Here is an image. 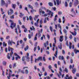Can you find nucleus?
<instances>
[{
    "label": "nucleus",
    "mask_w": 79,
    "mask_h": 79,
    "mask_svg": "<svg viewBox=\"0 0 79 79\" xmlns=\"http://www.w3.org/2000/svg\"><path fill=\"white\" fill-rule=\"evenodd\" d=\"M8 52H9L11 51V52L10 54L9 53H8L7 56V58L10 60V57H12V55H13V51L14 50V49L12 48L9 47L8 48Z\"/></svg>",
    "instance_id": "obj_1"
},
{
    "label": "nucleus",
    "mask_w": 79,
    "mask_h": 79,
    "mask_svg": "<svg viewBox=\"0 0 79 79\" xmlns=\"http://www.w3.org/2000/svg\"><path fill=\"white\" fill-rule=\"evenodd\" d=\"M9 22L10 23H11V25L10 26V27L12 29H13L14 27H15V26H16V23H14V22H13V21L11 20H9Z\"/></svg>",
    "instance_id": "obj_2"
},
{
    "label": "nucleus",
    "mask_w": 79,
    "mask_h": 79,
    "mask_svg": "<svg viewBox=\"0 0 79 79\" xmlns=\"http://www.w3.org/2000/svg\"><path fill=\"white\" fill-rule=\"evenodd\" d=\"M51 15V16H50V18H52V17L53 16V12H52V11H49V13H47L45 14L44 15V16H47L48 15H49V16H50Z\"/></svg>",
    "instance_id": "obj_3"
},
{
    "label": "nucleus",
    "mask_w": 79,
    "mask_h": 79,
    "mask_svg": "<svg viewBox=\"0 0 79 79\" xmlns=\"http://www.w3.org/2000/svg\"><path fill=\"white\" fill-rule=\"evenodd\" d=\"M10 11L8 10L7 11V14L8 15H11L12 14H13L14 13V11H13V10L12 9H10Z\"/></svg>",
    "instance_id": "obj_4"
},
{
    "label": "nucleus",
    "mask_w": 79,
    "mask_h": 79,
    "mask_svg": "<svg viewBox=\"0 0 79 79\" xmlns=\"http://www.w3.org/2000/svg\"><path fill=\"white\" fill-rule=\"evenodd\" d=\"M74 31H74V32H72L71 31H70V33L71 34H72L73 35H75V36H76V35L77 34V32H76V31H77V29L74 28Z\"/></svg>",
    "instance_id": "obj_5"
},
{
    "label": "nucleus",
    "mask_w": 79,
    "mask_h": 79,
    "mask_svg": "<svg viewBox=\"0 0 79 79\" xmlns=\"http://www.w3.org/2000/svg\"><path fill=\"white\" fill-rule=\"evenodd\" d=\"M42 61V56H39L37 59H35V63H36L37 61Z\"/></svg>",
    "instance_id": "obj_6"
},
{
    "label": "nucleus",
    "mask_w": 79,
    "mask_h": 79,
    "mask_svg": "<svg viewBox=\"0 0 79 79\" xmlns=\"http://www.w3.org/2000/svg\"><path fill=\"white\" fill-rule=\"evenodd\" d=\"M29 54L28 53H27V56H25V58L27 59V61L29 62L30 61V58L29 57Z\"/></svg>",
    "instance_id": "obj_7"
},
{
    "label": "nucleus",
    "mask_w": 79,
    "mask_h": 79,
    "mask_svg": "<svg viewBox=\"0 0 79 79\" xmlns=\"http://www.w3.org/2000/svg\"><path fill=\"white\" fill-rule=\"evenodd\" d=\"M74 64H73L72 66V69L73 70H72V73L73 74H75V73L76 72V69L75 68H74Z\"/></svg>",
    "instance_id": "obj_8"
},
{
    "label": "nucleus",
    "mask_w": 79,
    "mask_h": 79,
    "mask_svg": "<svg viewBox=\"0 0 79 79\" xmlns=\"http://www.w3.org/2000/svg\"><path fill=\"white\" fill-rule=\"evenodd\" d=\"M78 5H79V1L78 0H75L74 1V5L75 6H76Z\"/></svg>",
    "instance_id": "obj_9"
},
{
    "label": "nucleus",
    "mask_w": 79,
    "mask_h": 79,
    "mask_svg": "<svg viewBox=\"0 0 79 79\" xmlns=\"http://www.w3.org/2000/svg\"><path fill=\"white\" fill-rule=\"evenodd\" d=\"M57 5H60V4H61V0H56Z\"/></svg>",
    "instance_id": "obj_10"
},
{
    "label": "nucleus",
    "mask_w": 79,
    "mask_h": 79,
    "mask_svg": "<svg viewBox=\"0 0 79 79\" xmlns=\"http://www.w3.org/2000/svg\"><path fill=\"white\" fill-rule=\"evenodd\" d=\"M58 58L60 60H64V56H59L58 57Z\"/></svg>",
    "instance_id": "obj_11"
},
{
    "label": "nucleus",
    "mask_w": 79,
    "mask_h": 79,
    "mask_svg": "<svg viewBox=\"0 0 79 79\" xmlns=\"http://www.w3.org/2000/svg\"><path fill=\"white\" fill-rule=\"evenodd\" d=\"M31 34H29L28 35V38L29 39H31V36H33V32H31Z\"/></svg>",
    "instance_id": "obj_12"
},
{
    "label": "nucleus",
    "mask_w": 79,
    "mask_h": 79,
    "mask_svg": "<svg viewBox=\"0 0 79 79\" xmlns=\"http://www.w3.org/2000/svg\"><path fill=\"white\" fill-rule=\"evenodd\" d=\"M59 40H60V41L61 42L63 41V36L61 35L60 36Z\"/></svg>",
    "instance_id": "obj_13"
},
{
    "label": "nucleus",
    "mask_w": 79,
    "mask_h": 79,
    "mask_svg": "<svg viewBox=\"0 0 79 79\" xmlns=\"http://www.w3.org/2000/svg\"><path fill=\"white\" fill-rule=\"evenodd\" d=\"M56 54H54V56H56V57H57V56H56L57 55V54H58V48H56Z\"/></svg>",
    "instance_id": "obj_14"
},
{
    "label": "nucleus",
    "mask_w": 79,
    "mask_h": 79,
    "mask_svg": "<svg viewBox=\"0 0 79 79\" xmlns=\"http://www.w3.org/2000/svg\"><path fill=\"white\" fill-rule=\"evenodd\" d=\"M1 4L2 6H3V5H4L5 4V1H4V0H1Z\"/></svg>",
    "instance_id": "obj_15"
},
{
    "label": "nucleus",
    "mask_w": 79,
    "mask_h": 79,
    "mask_svg": "<svg viewBox=\"0 0 79 79\" xmlns=\"http://www.w3.org/2000/svg\"><path fill=\"white\" fill-rule=\"evenodd\" d=\"M74 51L75 54H77V53H79V50H77V49H75Z\"/></svg>",
    "instance_id": "obj_16"
},
{
    "label": "nucleus",
    "mask_w": 79,
    "mask_h": 79,
    "mask_svg": "<svg viewBox=\"0 0 79 79\" xmlns=\"http://www.w3.org/2000/svg\"><path fill=\"white\" fill-rule=\"evenodd\" d=\"M18 71L19 72H21V73H22V74H24V73H25L24 70H21V69H19Z\"/></svg>",
    "instance_id": "obj_17"
},
{
    "label": "nucleus",
    "mask_w": 79,
    "mask_h": 79,
    "mask_svg": "<svg viewBox=\"0 0 79 79\" xmlns=\"http://www.w3.org/2000/svg\"><path fill=\"white\" fill-rule=\"evenodd\" d=\"M58 48L59 49L62 50V44H61V43H60V44L59 45Z\"/></svg>",
    "instance_id": "obj_18"
},
{
    "label": "nucleus",
    "mask_w": 79,
    "mask_h": 79,
    "mask_svg": "<svg viewBox=\"0 0 79 79\" xmlns=\"http://www.w3.org/2000/svg\"><path fill=\"white\" fill-rule=\"evenodd\" d=\"M8 45H10L12 46V40L11 41L10 40H9L8 42Z\"/></svg>",
    "instance_id": "obj_19"
},
{
    "label": "nucleus",
    "mask_w": 79,
    "mask_h": 79,
    "mask_svg": "<svg viewBox=\"0 0 79 79\" xmlns=\"http://www.w3.org/2000/svg\"><path fill=\"white\" fill-rule=\"evenodd\" d=\"M64 6L65 7H68V4L67 1H65L64 2Z\"/></svg>",
    "instance_id": "obj_20"
},
{
    "label": "nucleus",
    "mask_w": 79,
    "mask_h": 79,
    "mask_svg": "<svg viewBox=\"0 0 79 79\" xmlns=\"http://www.w3.org/2000/svg\"><path fill=\"white\" fill-rule=\"evenodd\" d=\"M33 59V56H31V64H32L33 63V60H32Z\"/></svg>",
    "instance_id": "obj_21"
},
{
    "label": "nucleus",
    "mask_w": 79,
    "mask_h": 79,
    "mask_svg": "<svg viewBox=\"0 0 79 79\" xmlns=\"http://www.w3.org/2000/svg\"><path fill=\"white\" fill-rule=\"evenodd\" d=\"M48 5L50 6H53V4L51 2H49L48 3Z\"/></svg>",
    "instance_id": "obj_22"
},
{
    "label": "nucleus",
    "mask_w": 79,
    "mask_h": 79,
    "mask_svg": "<svg viewBox=\"0 0 79 79\" xmlns=\"http://www.w3.org/2000/svg\"><path fill=\"white\" fill-rule=\"evenodd\" d=\"M45 56H46V55H44V56L43 57V59L44 61H46V59L45 58Z\"/></svg>",
    "instance_id": "obj_23"
},
{
    "label": "nucleus",
    "mask_w": 79,
    "mask_h": 79,
    "mask_svg": "<svg viewBox=\"0 0 79 79\" xmlns=\"http://www.w3.org/2000/svg\"><path fill=\"white\" fill-rule=\"evenodd\" d=\"M71 12H72V13H73V15H75V12L74 11V8H72L71 9Z\"/></svg>",
    "instance_id": "obj_24"
},
{
    "label": "nucleus",
    "mask_w": 79,
    "mask_h": 79,
    "mask_svg": "<svg viewBox=\"0 0 79 79\" xmlns=\"http://www.w3.org/2000/svg\"><path fill=\"white\" fill-rule=\"evenodd\" d=\"M2 64L4 66H6V61H4L2 62Z\"/></svg>",
    "instance_id": "obj_25"
},
{
    "label": "nucleus",
    "mask_w": 79,
    "mask_h": 79,
    "mask_svg": "<svg viewBox=\"0 0 79 79\" xmlns=\"http://www.w3.org/2000/svg\"><path fill=\"white\" fill-rule=\"evenodd\" d=\"M12 7L13 8H14V9H15V7H16V4H12Z\"/></svg>",
    "instance_id": "obj_26"
},
{
    "label": "nucleus",
    "mask_w": 79,
    "mask_h": 79,
    "mask_svg": "<svg viewBox=\"0 0 79 79\" xmlns=\"http://www.w3.org/2000/svg\"><path fill=\"white\" fill-rule=\"evenodd\" d=\"M28 49H29V46L27 45L26 48H24V50L25 51H26L27 50H28Z\"/></svg>",
    "instance_id": "obj_27"
},
{
    "label": "nucleus",
    "mask_w": 79,
    "mask_h": 79,
    "mask_svg": "<svg viewBox=\"0 0 79 79\" xmlns=\"http://www.w3.org/2000/svg\"><path fill=\"white\" fill-rule=\"evenodd\" d=\"M73 6V3H72V2H70L69 3V7H71Z\"/></svg>",
    "instance_id": "obj_28"
},
{
    "label": "nucleus",
    "mask_w": 79,
    "mask_h": 79,
    "mask_svg": "<svg viewBox=\"0 0 79 79\" xmlns=\"http://www.w3.org/2000/svg\"><path fill=\"white\" fill-rule=\"evenodd\" d=\"M17 56L18 57H15V59L16 60H18V58L19 59H20L21 58V57H20V56Z\"/></svg>",
    "instance_id": "obj_29"
},
{
    "label": "nucleus",
    "mask_w": 79,
    "mask_h": 79,
    "mask_svg": "<svg viewBox=\"0 0 79 79\" xmlns=\"http://www.w3.org/2000/svg\"><path fill=\"white\" fill-rule=\"evenodd\" d=\"M57 26H58V28H60V29H62L61 26V25H60V24H59V23L58 24Z\"/></svg>",
    "instance_id": "obj_30"
},
{
    "label": "nucleus",
    "mask_w": 79,
    "mask_h": 79,
    "mask_svg": "<svg viewBox=\"0 0 79 79\" xmlns=\"http://www.w3.org/2000/svg\"><path fill=\"white\" fill-rule=\"evenodd\" d=\"M28 7H29L30 8H31V10H33V7H32V6L31 5H29L28 6Z\"/></svg>",
    "instance_id": "obj_31"
},
{
    "label": "nucleus",
    "mask_w": 79,
    "mask_h": 79,
    "mask_svg": "<svg viewBox=\"0 0 79 79\" xmlns=\"http://www.w3.org/2000/svg\"><path fill=\"white\" fill-rule=\"evenodd\" d=\"M25 74H27L28 73H29V70H28V69H26L25 70Z\"/></svg>",
    "instance_id": "obj_32"
},
{
    "label": "nucleus",
    "mask_w": 79,
    "mask_h": 79,
    "mask_svg": "<svg viewBox=\"0 0 79 79\" xmlns=\"http://www.w3.org/2000/svg\"><path fill=\"white\" fill-rule=\"evenodd\" d=\"M15 15H11L10 16V19H14L15 18Z\"/></svg>",
    "instance_id": "obj_33"
},
{
    "label": "nucleus",
    "mask_w": 79,
    "mask_h": 79,
    "mask_svg": "<svg viewBox=\"0 0 79 79\" xmlns=\"http://www.w3.org/2000/svg\"><path fill=\"white\" fill-rule=\"evenodd\" d=\"M22 61H25V57H24V56H23L22 57Z\"/></svg>",
    "instance_id": "obj_34"
},
{
    "label": "nucleus",
    "mask_w": 79,
    "mask_h": 79,
    "mask_svg": "<svg viewBox=\"0 0 79 79\" xmlns=\"http://www.w3.org/2000/svg\"><path fill=\"white\" fill-rule=\"evenodd\" d=\"M63 32L65 34H66V35H67V34L66 33H67V30L66 29H64L63 30Z\"/></svg>",
    "instance_id": "obj_35"
},
{
    "label": "nucleus",
    "mask_w": 79,
    "mask_h": 79,
    "mask_svg": "<svg viewBox=\"0 0 79 79\" xmlns=\"http://www.w3.org/2000/svg\"><path fill=\"white\" fill-rule=\"evenodd\" d=\"M65 79H73V77H72V76H71L70 77H69L68 78H66V77H65Z\"/></svg>",
    "instance_id": "obj_36"
},
{
    "label": "nucleus",
    "mask_w": 79,
    "mask_h": 79,
    "mask_svg": "<svg viewBox=\"0 0 79 79\" xmlns=\"http://www.w3.org/2000/svg\"><path fill=\"white\" fill-rule=\"evenodd\" d=\"M16 66V64L15 63L14 64V65L13 66V69L15 68V67Z\"/></svg>",
    "instance_id": "obj_37"
},
{
    "label": "nucleus",
    "mask_w": 79,
    "mask_h": 79,
    "mask_svg": "<svg viewBox=\"0 0 79 79\" xmlns=\"http://www.w3.org/2000/svg\"><path fill=\"white\" fill-rule=\"evenodd\" d=\"M10 77H11V73H9V76H7V78L8 79H10Z\"/></svg>",
    "instance_id": "obj_38"
},
{
    "label": "nucleus",
    "mask_w": 79,
    "mask_h": 79,
    "mask_svg": "<svg viewBox=\"0 0 79 79\" xmlns=\"http://www.w3.org/2000/svg\"><path fill=\"white\" fill-rule=\"evenodd\" d=\"M38 17H39V15H35V18H34V19L35 20H36V19H37L38 18Z\"/></svg>",
    "instance_id": "obj_39"
},
{
    "label": "nucleus",
    "mask_w": 79,
    "mask_h": 79,
    "mask_svg": "<svg viewBox=\"0 0 79 79\" xmlns=\"http://www.w3.org/2000/svg\"><path fill=\"white\" fill-rule=\"evenodd\" d=\"M29 19L30 20H31V21H32V19H33V18H32V16L31 15L29 17Z\"/></svg>",
    "instance_id": "obj_40"
},
{
    "label": "nucleus",
    "mask_w": 79,
    "mask_h": 79,
    "mask_svg": "<svg viewBox=\"0 0 79 79\" xmlns=\"http://www.w3.org/2000/svg\"><path fill=\"white\" fill-rule=\"evenodd\" d=\"M40 73H41V74L40 73H39V77H41V76H43V74H42V72H40Z\"/></svg>",
    "instance_id": "obj_41"
},
{
    "label": "nucleus",
    "mask_w": 79,
    "mask_h": 79,
    "mask_svg": "<svg viewBox=\"0 0 79 79\" xmlns=\"http://www.w3.org/2000/svg\"><path fill=\"white\" fill-rule=\"evenodd\" d=\"M64 72H66L67 73H68V69L66 68H65V69L64 70Z\"/></svg>",
    "instance_id": "obj_42"
},
{
    "label": "nucleus",
    "mask_w": 79,
    "mask_h": 79,
    "mask_svg": "<svg viewBox=\"0 0 79 79\" xmlns=\"http://www.w3.org/2000/svg\"><path fill=\"white\" fill-rule=\"evenodd\" d=\"M38 35L39 37H41V33H40V31H39Z\"/></svg>",
    "instance_id": "obj_43"
},
{
    "label": "nucleus",
    "mask_w": 79,
    "mask_h": 79,
    "mask_svg": "<svg viewBox=\"0 0 79 79\" xmlns=\"http://www.w3.org/2000/svg\"><path fill=\"white\" fill-rule=\"evenodd\" d=\"M15 32L16 33L17 35H18V30H17V28H15Z\"/></svg>",
    "instance_id": "obj_44"
},
{
    "label": "nucleus",
    "mask_w": 79,
    "mask_h": 79,
    "mask_svg": "<svg viewBox=\"0 0 79 79\" xmlns=\"http://www.w3.org/2000/svg\"><path fill=\"white\" fill-rule=\"evenodd\" d=\"M19 23L20 25H22V23H21V20H19Z\"/></svg>",
    "instance_id": "obj_45"
},
{
    "label": "nucleus",
    "mask_w": 79,
    "mask_h": 79,
    "mask_svg": "<svg viewBox=\"0 0 79 79\" xmlns=\"http://www.w3.org/2000/svg\"><path fill=\"white\" fill-rule=\"evenodd\" d=\"M48 68L49 69H51H51H52V65H49Z\"/></svg>",
    "instance_id": "obj_46"
},
{
    "label": "nucleus",
    "mask_w": 79,
    "mask_h": 79,
    "mask_svg": "<svg viewBox=\"0 0 79 79\" xmlns=\"http://www.w3.org/2000/svg\"><path fill=\"white\" fill-rule=\"evenodd\" d=\"M47 20H46V18H45L44 19V21L43 22V23H47Z\"/></svg>",
    "instance_id": "obj_47"
},
{
    "label": "nucleus",
    "mask_w": 79,
    "mask_h": 79,
    "mask_svg": "<svg viewBox=\"0 0 79 79\" xmlns=\"http://www.w3.org/2000/svg\"><path fill=\"white\" fill-rule=\"evenodd\" d=\"M27 31V28H25L24 30V32H26Z\"/></svg>",
    "instance_id": "obj_48"
},
{
    "label": "nucleus",
    "mask_w": 79,
    "mask_h": 79,
    "mask_svg": "<svg viewBox=\"0 0 79 79\" xmlns=\"http://www.w3.org/2000/svg\"><path fill=\"white\" fill-rule=\"evenodd\" d=\"M23 21H24V22H25V21H26V16L23 17Z\"/></svg>",
    "instance_id": "obj_49"
},
{
    "label": "nucleus",
    "mask_w": 79,
    "mask_h": 79,
    "mask_svg": "<svg viewBox=\"0 0 79 79\" xmlns=\"http://www.w3.org/2000/svg\"><path fill=\"white\" fill-rule=\"evenodd\" d=\"M44 46L45 48H47V44H46V43H44Z\"/></svg>",
    "instance_id": "obj_50"
},
{
    "label": "nucleus",
    "mask_w": 79,
    "mask_h": 79,
    "mask_svg": "<svg viewBox=\"0 0 79 79\" xmlns=\"http://www.w3.org/2000/svg\"><path fill=\"white\" fill-rule=\"evenodd\" d=\"M50 29L51 32H53V29H52V27L50 26Z\"/></svg>",
    "instance_id": "obj_51"
},
{
    "label": "nucleus",
    "mask_w": 79,
    "mask_h": 79,
    "mask_svg": "<svg viewBox=\"0 0 79 79\" xmlns=\"http://www.w3.org/2000/svg\"><path fill=\"white\" fill-rule=\"evenodd\" d=\"M62 54H63L64 55L65 54V51H64V50H63L62 51Z\"/></svg>",
    "instance_id": "obj_52"
},
{
    "label": "nucleus",
    "mask_w": 79,
    "mask_h": 79,
    "mask_svg": "<svg viewBox=\"0 0 79 79\" xmlns=\"http://www.w3.org/2000/svg\"><path fill=\"white\" fill-rule=\"evenodd\" d=\"M69 38L70 39H73V36L72 35H70V36H69Z\"/></svg>",
    "instance_id": "obj_53"
},
{
    "label": "nucleus",
    "mask_w": 79,
    "mask_h": 79,
    "mask_svg": "<svg viewBox=\"0 0 79 79\" xmlns=\"http://www.w3.org/2000/svg\"><path fill=\"white\" fill-rule=\"evenodd\" d=\"M5 6H6V8H8V3H5Z\"/></svg>",
    "instance_id": "obj_54"
},
{
    "label": "nucleus",
    "mask_w": 79,
    "mask_h": 79,
    "mask_svg": "<svg viewBox=\"0 0 79 79\" xmlns=\"http://www.w3.org/2000/svg\"><path fill=\"white\" fill-rule=\"evenodd\" d=\"M29 43L31 44V45H33V43H32V41H31V40H30L29 41Z\"/></svg>",
    "instance_id": "obj_55"
},
{
    "label": "nucleus",
    "mask_w": 79,
    "mask_h": 79,
    "mask_svg": "<svg viewBox=\"0 0 79 79\" xmlns=\"http://www.w3.org/2000/svg\"><path fill=\"white\" fill-rule=\"evenodd\" d=\"M47 38H48V40H49V39H50V35H49L48 34L47 35Z\"/></svg>",
    "instance_id": "obj_56"
},
{
    "label": "nucleus",
    "mask_w": 79,
    "mask_h": 79,
    "mask_svg": "<svg viewBox=\"0 0 79 79\" xmlns=\"http://www.w3.org/2000/svg\"><path fill=\"white\" fill-rule=\"evenodd\" d=\"M38 24V23H34L35 25V26H36L37 27H38V26H39V25H38V24Z\"/></svg>",
    "instance_id": "obj_57"
},
{
    "label": "nucleus",
    "mask_w": 79,
    "mask_h": 79,
    "mask_svg": "<svg viewBox=\"0 0 79 79\" xmlns=\"http://www.w3.org/2000/svg\"><path fill=\"white\" fill-rule=\"evenodd\" d=\"M28 69V67H24L23 68V69Z\"/></svg>",
    "instance_id": "obj_58"
},
{
    "label": "nucleus",
    "mask_w": 79,
    "mask_h": 79,
    "mask_svg": "<svg viewBox=\"0 0 79 79\" xmlns=\"http://www.w3.org/2000/svg\"><path fill=\"white\" fill-rule=\"evenodd\" d=\"M42 70L43 72H44V71H45V68L44 67H43L42 69Z\"/></svg>",
    "instance_id": "obj_59"
},
{
    "label": "nucleus",
    "mask_w": 79,
    "mask_h": 79,
    "mask_svg": "<svg viewBox=\"0 0 79 79\" xmlns=\"http://www.w3.org/2000/svg\"><path fill=\"white\" fill-rule=\"evenodd\" d=\"M57 64H58V65H60V64H61V63L60 62V61H58Z\"/></svg>",
    "instance_id": "obj_60"
},
{
    "label": "nucleus",
    "mask_w": 79,
    "mask_h": 79,
    "mask_svg": "<svg viewBox=\"0 0 79 79\" xmlns=\"http://www.w3.org/2000/svg\"><path fill=\"white\" fill-rule=\"evenodd\" d=\"M74 41L75 42H77V40L76 37L74 38Z\"/></svg>",
    "instance_id": "obj_61"
},
{
    "label": "nucleus",
    "mask_w": 79,
    "mask_h": 79,
    "mask_svg": "<svg viewBox=\"0 0 79 79\" xmlns=\"http://www.w3.org/2000/svg\"><path fill=\"white\" fill-rule=\"evenodd\" d=\"M8 4H11V1L10 0H8Z\"/></svg>",
    "instance_id": "obj_62"
},
{
    "label": "nucleus",
    "mask_w": 79,
    "mask_h": 79,
    "mask_svg": "<svg viewBox=\"0 0 79 79\" xmlns=\"http://www.w3.org/2000/svg\"><path fill=\"white\" fill-rule=\"evenodd\" d=\"M35 5L36 6H38V3L37 2H36L35 3Z\"/></svg>",
    "instance_id": "obj_63"
},
{
    "label": "nucleus",
    "mask_w": 79,
    "mask_h": 79,
    "mask_svg": "<svg viewBox=\"0 0 79 79\" xmlns=\"http://www.w3.org/2000/svg\"><path fill=\"white\" fill-rule=\"evenodd\" d=\"M58 15H61V14H62V13L61 11H59L58 12Z\"/></svg>",
    "instance_id": "obj_64"
}]
</instances>
